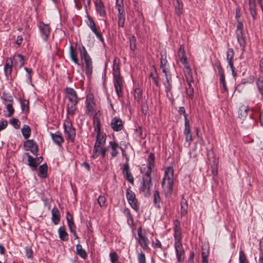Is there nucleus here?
Here are the masks:
<instances>
[{
	"label": "nucleus",
	"instance_id": "55",
	"mask_svg": "<svg viewBox=\"0 0 263 263\" xmlns=\"http://www.w3.org/2000/svg\"><path fill=\"white\" fill-rule=\"evenodd\" d=\"M124 174H125V176L126 177V179L128 180V181L131 183H133L134 178H133L130 172H125V173H124Z\"/></svg>",
	"mask_w": 263,
	"mask_h": 263
},
{
	"label": "nucleus",
	"instance_id": "49",
	"mask_svg": "<svg viewBox=\"0 0 263 263\" xmlns=\"http://www.w3.org/2000/svg\"><path fill=\"white\" fill-rule=\"evenodd\" d=\"M138 263H146V258L143 253L140 252L138 254Z\"/></svg>",
	"mask_w": 263,
	"mask_h": 263
},
{
	"label": "nucleus",
	"instance_id": "18",
	"mask_svg": "<svg viewBox=\"0 0 263 263\" xmlns=\"http://www.w3.org/2000/svg\"><path fill=\"white\" fill-rule=\"evenodd\" d=\"M178 54L180 62L182 63L185 67H186V66H188V63L187 61V58L185 56V52L183 45H181L180 46Z\"/></svg>",
	"mask_w": 263,
	"mask_h": 263
},
{
	"label": "nucleus",
	"instance_id": "4",
	"mask_svg": "<svg viewBox=\"0 0 263 263\" xmlns=\"http://www.w3.org/2000/svg\"><path fill=\"white\" fill-rule=\"evenodd\" d=\"M151 174L149 171H146L142 177V184L140 191L143 192L145 196L150 195V190L152 186Z\"/></svg>",
	"mask_w": 263,
	"mask_h": 263
},
{
	"label": "nucleus",
	"instance_id": "59",
	"mask_svg": "<svg viewBox=\"0 0 263 263\" xmlns=\"http://www.w3.org/2000/svg\"><path fill=\"white\" fill-rule=\"evenodd\" d=\"M243 32V24L240 21H237V29L236 33Z\"/></svg>",
	"mask_w": 263,
	"mask_h": 263
},
{
	"label": "nucleus",
	"instance_id": "43",
	"mask_svg": "<svg viewBox=\"0 0 263 263\" xmlns=\"http://www.w3.org/2000/svg\"><path fill=\"white\" fill-rule=\"evenodd\" d=\"M115 87L117 95L119 97H121L123 95L122 89V83H115Z\"/></svg>",
	"mask_w": 263,
	"mask_h": 263
},
{
	"label": "nucleus",
	"instance_id": "29",
	"mask_svg": "<svg viewBox=\"0 0 263 263\" xmlns=\"http://www.w3.org/2000/svg\"><path fill=\"white\" fill-rule=\"evenodd\" d=\"M243 32H240L239 33H236L237 41L243 50L246 46V41Z\"/></svg>",
	"mask_w": 263,
	"mask_h": 263
},
{
	"label": "nucleus",
	"instance_id": "33",
	"mask_svg": "<svg viewBox=\"0 0 263 263\" xmlns=\"http://www.w3.org/2000/svg\"><path fill=\"white\" fill-rule=\"evenodd\" d=\"M77 253L82 258L85 259L87 257V254L86 251L83 249L82 246L78 244L76 246Z\"/></svg>",
	"mask_w": 263,
	"mask_h": 263
},
{
	"label": "nucleus",
	"instance_id": "19",
	"mask_svg": "<svg viewBox=\"0 0 263 263\" xmlns=\"http://www.w3.org/2000/svg\"><path fill=\"white\" fill-rule=\"evenodd\" d=\"M27 157L28 165L32 168V170L34 171L36 170L35 158L32 157L29 153H26L23 155V158L24 159Z\"/></svg>",
	"mask_w": 263,
	"mask_h": 263
},
{
	"label": "nucleus",
	"instance_id": "42",
	"mask_svg": "<svg viewBox=\"0 0 263 263\" xmlns=\"http://www.w3.org/2000/svg\"><path fill=\"white\" fill-rule=\"evenodd\" d=\"M186 94L192 98L194 95V90L192 86L191 85V83H187V85L185 86Z\"/></svg>",
	"mask_w": 263,
	"mask_h": 263
},
{
	"label": "nucleus",
	"instance_id": "57",
	"mask_svg": "<svg viewBox=\"0 0 263 263\" xmlns=\"http://www.w3.org/2000/svg\"><path fill=\"white\" fill-rule=\"evenodd\" d=\"M68 98L69 102L68 103L78 104L79 100V98H78V97H74L68 96Z\"/></svg>",
	"mask_w": 263,
	"mask_h": 263
},
{
	"label": "nucleus",
	"instance_id": "7",
	"mask_svg": "<svg viewBox=\"0 0 263 263\" xmlns=\"http://www.w3.org/2000/svg\"><path fill=\"white\" fill-rule=\"evenodd\" d=\"M120 148L124 155L125 151L123 148L119 146V144L115 141H111L109 142V145L106 147V150H108L112 157H116L119 154L118 149Z\"/></svg>",
	"mask_w": 263,
	"mask_h": 263
},
{
	"label": "nucleus",
	"instance_id": "9",
	"mask_svg": "<svg viewBox=\"0 0 263 263\" xmlns=\"http://www.w3.org/2000/svg\"><path fill=\"white\" fill-rule=\"evenodd\" d=\"M138 242L142 248L146 251L148 249L149 240L147 237L142 234V227H140L138 229Z\"/></svg>",
	"mask_w": 263,
	"mask_h": 263
},
{
	"label": "nucleus",
	"instance_id": "16",
	"mask_svg": "<svg viewBox=\"0 0 263 263\" xmlns=\"http://www.w3.org/2000/svg\"><path fill=\"white\" fill-rule=\"evenodd\" d=\"M110 125L113 130L116 132L120 131L123 128L122 120L117 117H115L112 119Z\"/></svg>",
	"mask_w": 263,
	"mask_h": 263
},
{
	"label": "nucleus",
	"instance_id": "48",
	"mask_svg": "<svg viewBox=\"0 0 263 263\" xmlns=\"http://www.w3.org/2000/svg\"><path fill=\"white\" fill-rule=\"evenodd\" d=\"M98 202L101 207L106 206V198L104 196L100 195L98 198Z\"/></svg>",
	"mask_w": 263,
	"mask_h": 263
},
{
	"label": "nucleus",
	"instance_id": "21",
	"mask_svg": "<svg viewBox=\"0 0 263 263\" xmlns=\"http://www.w3.org/2000/svg\"><path fill=\"white\" fill-rule=\"evenodd\" d=\"M106 135L102 133H97L95 146L103 147L105 143Z\"/></svg>",
	"mask_w": 263,
	"mask_h": 263
},
{
	"label": "nucleus",
	"instance_id": "8",
	"mask_svg": "<svg viewBox=\"0 0 263 263\" xmlns=\"http://www.w3.org/2000/svg\"><path fill=\"white\" fill-rule=\"evenodd\" d=\"M85 104L86 106V112L89 115H92L94 112V109L96 107L94 97L92 94L89 93L87 95Z\"/></svg>",
	"mask_w": 263,
	"mask_h": 263
},
{
	"label": "nucleus",
	"instance_id": "14",
	"mask_svg": "<svg viewBox=\"0 0 263 263\" xmlns=\"http://www.w3.org/2000/svg\"><path fill=\"white\" fill-rule=\"evenodd\" d=\"M39 29L41 33V35L44 41H47L49 38L51 29L47 24L41 23L39 25Z\"/></svg>",
	"mask_w": 263,
	"mask_h": 263
},
{
	"label": "nucleus",
	"instance_id": "3",
	"mask_svg": "<svg viewBox=\"0 0 263 263\" xmlns=\"http://www.w3.org/2000/svg\"><path fill=\"white\" fill-rule=\"evenodd\" d=\"M79 49L80 51L82 62L85 65L87 73L91 74L92 71V62L91 59L84 46H82L81 48L79 47Z\"/></svg>",
	"mask_w": 263,
	"mask_h": 263
},
{
	"label": "nucleus",
	"instance_id": "47",
	"mask_svg": "<svg viewBox=\"0 0 263 263\" xmlns=\"http://www.w3.org/2000/svg\"><path fill=\"white\" fill-rule=\"evenodd\" d=\"M250 13L254 20L257 18V13L256 11V5L249 6Z\"/></svg>",
	"mask_w": 263,
	"mask_h": 263
},
{
	"label": "nucleus",
	"instance_id": "58",
	"mask_svg": "<svg viewBox=\"0 0 263 263\" xmlns=\"http://www.w3.org/2000/svg\"><path fill=\"white\" fill-rule=\"evenodd\" d=\"M26 256L28 258H30L32 257V251L31 248L28 247H26L25 248Z\"/></svg>",
	"mask_w": 263,
	"mask_h": 263
},
{
	"label": "nucleus",
	"instance_id": "39",
	"mask_svg": "<svg viewBox=\"0 0 263 263\" xmlns=\"http://www.w3.org/2000/svg\"><path fill=\"white\" fill-rule=\"evenodd\" d=\"M116 8L118 12L125 11L123 0H116Z\"/></svg>",
	"mask_w": 263,
	"mask_h": 263
},
{
	"label": "nucleus",
	"instance_id": "25",
	"mask_svg": "<svg viewBox=\"0 0 263 263\" xmlns=\"http://www.w3.org/2000/svg\"><path fill=\"white\" fill-rule=\"evenodd\" d=\"M117 16L118 27L123 28L125 22V11L118 12Z\"/></svg>",
	"mask_w": 263,
	"mask_h": 263
},
{
	"label": "nucleus",
	"instance_id": "31",
	"mask_svg": "<svg viewBox=\"0 0 263 263\" xmlns=\"http://www.w3.org/2000/svg\"><path fill=\"white\" fill-rule=\"evenodd\" d=\"M187 202L185 199L182 198L181 201V211L180 214L182 216L185 215L187 213Z\"/></svg>",
	"mask_w": 263,
	"mask_h": 263
},
{
	"label": "nucleus",
	"instance_id": "46",
	"mask_svg": "<svg viewBox=\"0 0 263 263\" xmlns=\"http://www.w3.org/2000/svg\"><path fill=\"white\" fill-rule=\"evenodd\" d=\"M184 126H185V128L184 130V134L185 135H186L188 134H191L190 126V122H189V120H186V121H185Z\"/></svg>",
	"mask_w": 263,
	"mask_h": 263
},
{
	"label": "nucleus",
	"instance_id": "28",
	"mask_svg": "<svg viewBox=\"0 0 263 263\" xmlns=\"http://www.w3.org/2000/svg\"><path fill=\"white\" fill-rule=\"evenodd\" d=\"M70 57L72 61L74 62V63L79 65L80 64L79 63V61L78 59V54L77 52L75 49L72 46H70Z\"/></svg>",
	"mask_w": 263,
	"mask_h": 263
},
{
	"label": "nucleus",
	"instance_id": "11",
	"mask_svg": "<svg viewBox=\"0 0 263 263\" xmlns=\"http://www.w3.org/2000/svg\"><path fill=\"white\" fill-rule=\"evenodd\" d=\"M25 149L27 151H30L33 155H37L38 146L33 140H28L24 144Z\"/></svg>",
	"mask_w": 263,
	"mask_h": 263
},
{
	"label": "nucleus",
	"instance_id": "2",
	"mask_svg": "<svg viewBox=\"0 0 263 263\" xmlns=\"http://www.w3.org/2000/svg\"><path fill=\"white\" fill-rule=\"evenodd\" d=\"M174 181V169L172 167H167L165 170L161 183L163 191L166 197L171 196L173 193Z\"/></svg>",
	"mask_w": 263,
	"mask_h": 263
},
{
	"label": "nucleus",
	"instance_id": "30",
	"mask_svg": "<svg viewBox=\"0 0 263 263\" xmlns=\"http://www.w3.org/2000/svg\"><path fill=\"white\" fill-rule=\"evenodd\" d=\"M161 200L159 192L158 191H155L154 194V203L155 206L158 209H160L161 207Z\"/></svg>",
	"mask_w": 263,
	"mask_h": 263
},
{
	"label": "nucleus",
	"instance_id": "6",
	"mask_svg": "<svg viewBox=\"0 0 263 263\" xmlns=\"http://www.w3.org/2000/svg\"><path fill=\"white\" fill-rule=\"evenodd\" d=\"M126 196L127 200L131 207L136 212L139 211V203L136 198L135 193L129 189H127Z\"/></svg>",
	"mask_w": 263,
	"mask_h": 263
},
{
	"label": "nucleus",
	"instance_id": "13",
	"mask_svg": "<svg viewBox=\"0 0 263 263\" xmlns=\"http://www.w3.org/2000/svg\"><path fill=\"white\" fill-rule=\"evenodd\" d=\"M174 247L177 260L179 262L183 261L185 258V251L182 243H175Z\"/></svg>",
	"mask_w": 263,
	"mask_h": 263
},
{
	"label": "nucleus",
	"instance_id": "27",
	"mask_svg": "<svg viewBox=\"0 0 263 263\" xmlns=\"http://www.w3.org/2000/svg\"><path fill=\"white\" fill-rule=\"evenodd\" d=\"M78 104L68 103L66 106L67 114L68 115L73 116L77 109Z\"/></svg>",
	"mask_w": 263,
	"mask_h": 263
},
{
	"label": "nucleus",
	"instance_id": "34",
	"mask_svg": "<svg viewBox=\"0 0 263 263\" xmlns=\"http://www.w3.org/2000/svg\"><path fill=\"white\" fill-rule=\"evenodd\" d=\"M47 165L46 164H43L39 167V176L42 178H45L47 176Z\"/></svg>",
	"mask_w": 263,
	"mask_h": 263
},
{
	"label": "nucleus",
	"instance_id": "23",
	"mask_svg": "<svg viewBox=\"0 0 263 263\" xmlns=\"http://www.w3.org/2000/svg\"><path fill=\"white\" fill-rule=\"evenodd\" d=\"M50 135L52 140L57 144L61 145V143L64 142V139L60 132H57L54 134L52 133Z\"/></svg>",
	"mask_w": 263,
	"mask_h": 263
},
{
	"label": "nucleus",
	"instance_id": "63",
	"mask_svg": "<svg viewBox=\"0 0 263 263\" xmlns=\"http://www.w3.org/2000/svg\"><path fill=\"white\" fill-rule=\"evenodd\" d=\"M123 212H124V214L125 215L127 219L133 217V216L130 212V210L128 209H127V208L125 209L124 210Z\"/></svg>",
	"mask_w": 263,
	"mask_h": 263
},
{
	"label": "nucleus",
	"instance_id": "41",
	"mask_svg": "<svg viewBox=\"0 0 263 263\" xmlns=\"http://www.w3.org/2000/svg\"><path fill=\"white\" fill-rule=\"evenodd\" d=\"M186 68V74H185L186 82H193V79L192 77V73L191 69L188 66L185 67Z\"/></svg>",
	"mask_w": 263,
	"mask_h": 263
},
{
	"label": "nucleus",
	"instance_id": "53",
	"mask_svg": "<svg viewBox=\"0 0 263 263\" xmlns=\"http://www.w3.org/2000/svg\"><path fill=\"white\" fill-rule=\"evenodd\" d=\"M152 246L155 249L157 248L163 249L160 241L157 239H156L155 241L153 242Z\"/></svg>",
	"mask_w": 263,
	"mask_h": 263
},
{
	"label": "nucleus",
	"instance_id": "22",
	"mask_svg": "<svg viewBox=\"0 0 263 263\" xmlns=\"http://www.w3.org/2000/svg\"><path fill=\"white\" fill-rule=\"evenodd\" d=\"M234 53L233 49L229 48L227 51V60L229 62V64L233 71V73L234 74V66H233V57H234Z\"/></svg>",
	"mask_w": 263,
	"mask_h": 263
},
{
	"label": "nucleus",
	"instance_id": "64",
	"mask_svg": "<svg viewBox=\"0 0 263 263\" xmlns=\"http://www.w3.org/2000/svg\"><path fill=\"white\" fill-rule=\"evenodd\" d=\"M258 89L263 97V83H257Z\"/></svg>",
	"mask_w": 263,
	"mask_h": 263
},
{
	"label": "nucleus",
	"instance_id": "24",
	"mask_svg": "<svg viewBox=\"0 0 263 263\" xmlns=\"http://www.w3.org/2000/svg\"><path fill=\"white\" fill-rule=\"evenodd\" d=\"M52 220L54 224L59 223L60 220V212L57 208H54L51 211Z\"/></svg>",
	"mask_w": 263,
	"mask_h": 263
},
{
	"label": "nucleus",
	"instance_id": "54",
	"mask_svg": "<svg viewBox=\"0 0 263 263\" xmlns=\"http://www.w3.org/2000/svg\"><path fill=\"white\" fill-rule=\"evenodd\" d=\"M130 48L133 51H134L136 48V39L134 36L130 39Z\"/></svg>",
	"mask_w": 263,
	"mask_h": 263
},
{
	"label": "nucleus",
	"instance_id": "37",
	"mask_svg": "<svg viewBox=\"0 0 263 263\" xmlns=\"http://www.w3.org/2000/svg\"><path fill=\"white\" fill-rule=\"evenodd\" d=\"M22 133L25 139H28L30 136L31 129L28 125H24L22 128Z\"/></svg>",
	"mask_w": 263,
	"mask_h": 263
},
{
	"label": "nucleus",
	"instance_id": "44",
	"mask_svg": "<svg viewBox=\"0 0 263 263\" xmlns=\"http://www.w3.org/2000/svg\"><path fill=\"white\" fill-rule=\"evenodd\" d=\"M13 103H11L5 104L6 105L7 110L8 111V117L12 116L14 113V109L12 106Z\"/></svg>",
	"mask_w": 263,
	"mask_h": 263
},
{
	"label": "nucleus",
	"instance_id": "17",
	"mask_svg": "<svg viewBox=\"0 0 263 263\" xmlns=\"http://www.w3.org/2000/svg\"><path fill=\"white\" fill-rule=\"evenodd\" d=\"M167 62V61L166 59V57L165 58H162L160 60V68L162 70V72L164 73V76L165 77L166 82H170V81H172V80L171 76L168 74V71L166 67Z\"/></svg>",
	"mask_w": 263,
	"mask_h": 263
},
{
	"label": "nucleus",
	"instance_id": "5",
	"mask_svg": "<svg viewBox=\"0 0 263 263\" xmlns=\"http://www.w3.org/2000/svg\"><path fill=\"white\" fill-rule=\"evenodd\" d=\"M64 128L66 139L73 142L76 137V129L73 127L70 120L67 119L65 120L64 123Z\"/></svg>",
	"mask_w": 263,
	"mask_h": 263
},
{
	"label": "nucleus",
	"instance_id": "56",
	"mask_svg": "<svg viewBox=\"0 0 263 263\" xmlns=\"http://www.w3.org/2000/svg\"><path fill=\"white\" fill-rule=\"evenodd\" d=\"M28 102L26 100L21 102L22 109L23 111H27L28 110Z\"/></svg>",
	"mask_w": 263,
	"mask_h": 263
},
{
	"label": "nucleus",
	"instance_id": "32",
	"mask_svg": "<svg viewBox=\"0 0 263 263\" xmlns=\"http://www.w3.org/2000/svg\"><path fill=\"white\" fill-rule=\"evenodd\" d=\"M98 114H96L93 117V123L95 130L97 133H101V122L99 118L97 116Z\"/></svg>",
	"mask_w": 263,
	"mask_h": 263
},
{
	"label": "nucleus",
	"instance_id": "51",
	"mask_svg": "<svg viewBox=\"0 0 263 263\" xmlns=\"http://www.w3.org/2000/svg\"><path fill=\"white\" fill-rule=\"evenodd\" d=\"M10 123L16 129H18L20 127V122L18 119H13L10 120Z\"/></svg>",
	"mask_w": 263,
	"mask_h": 263
},
{
	"label": "nucleus",
	"instance_id": "15",
	"mask_svg": "<svg viewBox=\"0 0 263 263\" xmlns=\"http://www.w3.org/2000/svg\"><path fill=\"white\" fill-rule=\"evenodd\" d=\"M96 10L99 15L103 17H106V12L105 7L101 0H96L95 2Z\"/></svg>",
	"mask_w": 263,
	"mask_h": 263
},
{
	"label": "nucleus",
	"instance_id": "20",
	"mask_svg": "<svg viewBox=\"0 0 263 263\" xmlns=\"http://www.w3.org/2000/svg\"><path fill=\"white\" fill-rule=\"evenodd\" d=\"M249 110V107L247 105H241L240 106L238 110V115L239 118L244 119L248 115V112Z\"/></svg>",
	"mask_w": 263,
	"mask_h": 263
},
{
	"label": "nucleus",
	"instance_id": "52",
	"mask_svg": "<svg viewBox=\"0 0 263 263\" xmlns=\"http://www.w3.org/2000/svg\"><path fill=\"white\" fill-rule=\"evenodd\" d=\"M219 68L218 75L219 76L220 82H225L224 73L220 66L218 67Z\"/></svg>",
	"mask_w": 263,
	"mask_h": 263
},
{
	"label": "nucleus",
	"instance_id": "38",
	"mask_svg": "<svg viewBox=\"0 0 263 263\" xmlns=\"http://www.w3.org/2000/svg\"><path fill=\"white\" fill-rule=\"evenodd\" d=\"M87 23L88 26L90 28L92 32H95V31L97 29L95 22L90 16H88V22Z\"/></svg>",
	"mask_w": 263,
	"mask_h": 263
},
{
	"label": "nucleus",
	"instance_id": "60",
	"mask_svg": "<svg viewBox=\"0 0 263 263\" xmlns=\"http://www.w3.org/2000/svg\"><path fill=\"white\" fill-rule=\"evenodd\" d=\"M96 35V36L100 40V41L104 44V39L102 36V34L101 33L99 32L97 29L95 32H93Z\"/></svg>",
	"mask_w": 263,
	"mask_h": 263
},
{
	"label": "nucleus",
	"instance_id": "40",
	"mask_svg": "<svg viewBox=\"0 0 263 263\" xmlns=\"http://www.w3.org/2000/svg\"><path fill=\"white\" fill-rule=\"evenodd\" d=\"M183 5L178 0H177L175 4V12L177 15H180L182 13Z\"/></svg>",
	"mask_w": 263,
	"mask_h": 263
},
{
	"label": "nucleus",
	"instance_id": "26",
	"mask_svg": "<svg viewBox=\"0 0 263 263\" xmlns=\"http://www.w3.org/2000/svg\"><path fill=\"white\" fill-rule=\"evenodd\" d=\"M58 233L60 238L63 241H67L68 239V234L66 231L64 226L60 227L58 229Z\"/></svg>",
	"mask_w": 263,
	"mask_h": 263
},
{
	"label": "nucleus",
	"instance_id": "1",
	"mask_svg": "<svg viewBox=\"0 0 263 263\" xmlns=\"http://www.w3.org/2000/svg\"><path fill=\"white\" fill-rule=\"evenodd\" d=\"M25 64L24 56L21 54H15L13 59L8 58L6 61L4 67L5 76L8 81H13L11 76L12 68L13 65L18 67H22Z\"/></svg>",
	"mask_w": 263,
	"mask_h": 263
},
{
	"label": "nucleus",
	"instance_id": "10",
	"mask_svg": "<svg viewBox=\"0 0 263 263\" xmlns=\"http://www.w3.org/2000/svg\"><path fill=\"white\" fill-rule=\"evenodd\" d=\"M174 238L175 243H182L181 229L180 227V222L178 220L174 221Z\"/></svg>",
	"mask_w": 263,
	"mask_h": 263
},
{
	"label": "nucleus",
	"instance_id": "45",
	"mask_svg": "<svg viewBox=\"0 0 263 263\" xmlns=\"http://www.w3.org/2000/svg\"><path fill=\"white\" fill-rule=\"evenodd\" d=\"M65 91L69 96L76 97H78L76 91L71 88L66 87Z\"/></svg>",
	"mask_w": 263,
	"mask_h": 263
},
{
	"label": "nucleus",
	"instance_id": "12",
	"mask_svg": "<svg viewBox=\"0 0 263 263\" xmlns=\"http://www.w3.org/2000/svg\"><path fill=\"white\" fill-rule=\"evenodd\" d=\"M112 73L114 82H122L123 79L120 76L119 64L116 59L114 60Z\"/></svg>",
	"mask_w": 263,
	"mask_h": 263
},
{
	"label": "nucleus",
	"instance_id": "35",
	"mask_svg": "<svg viewBox=\"0 0 263 263\" xmlns=\"http://www.w3.org/2000/svg\"><path fill=\"white\" fill-rule=\"evenodd\" d=\"M1 99L3 100V102L5 104L8 103H13V99L12 96L10 94H8L4 92L3 96L1 97Z\"/></svg>",
	"mask_w": 263,
	"mask_h": 263
},
{
	"label": "nucleus",
	"instance_id": "62",
	"mask_svg": "<svg viewBox=\"0 0 263 263\" xmlns=\"http://www.w3.org/2000/svg\"><path fill=\"white\" fill-rule=\"evenodd\" d=\"M7 126V121L6 120H4L0 122V131L5 129Z\"/></svg>",
	"mask_w": 263,
	"mask_h": 263
},
{
	"label": "nucleus",
	"instance_id": "61",
	"mask_svg": "<svg viewBox=\"0 0 263 263\" xmlns=\"http://www.w3.org/2000/svg\"><path fill=\"white\" fill-rule=\"evenodd\" d=\"M178 111L180 114L183 115L185 121H186V120H188L187 119V114H186L185 108L183 107H180Z\"/></svg>",
	"mask_w": 263,
	"mask_h": 263
},
{
	"label": "nucleus",
	"instance_id": "50",
	"mask_svg": "<svg viewBox=\"0 0 263 263\" xmlns=\"http://www.w3.org/2000/svg\"><path fill=\"white\" fill-rule=\"evenodd\" d=\"M109 256L112 263H117L118 260V256L117 253H110Z\"/></svg>",
	"mask_w": 263,
	"mask_h": 263
},
{
	"label": "nucleus",
	"instance_id": "36",
	"mask_svg": "<svg viewBox=\"0 0 263 263\" xmlns=\"http://www.w3.org/2000/svg\"><path fill=\"white\" fill-rule=\"evenodd\" d=\"M147 161L148 162V166L147 171H149V173L151 174L152 169L154 166L155 163V156L153 153H151L149 155Z\"/></svg>",
	"mask_w": 263,
	"mask_h": 263
}]
</instances>
